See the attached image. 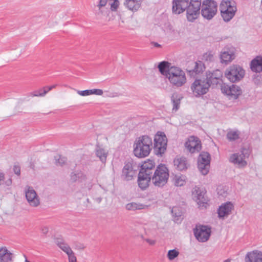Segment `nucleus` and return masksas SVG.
<instances>
[{"label":"nucleus","mask_w":262,"mask_h":262,"mask_svg":"<svg viewBox=\"0 0 262 262\" xmlns=\"http://www.w3.org/2000/svg\"><path fill=\"white\" fill-rule=\"evenodd\" d=\"M152 140L147 135L137 138L134 143L133 152L138 158H145L148 156L152 148Z\"/></svg>","instance_id":"nucleus-1"},{"label":"nucleus","mask_w":262,"mask_h":262,"mask_svg":"<svg viewBox=\"0 0 262 262\" xmlns=\"http://www.w3.org/2000/svg\"><path fill=\"white\" fill-rule=\"evenodd\" d=\"M167 78L174 88H180L183 86L187 81L184 71L176 67H171L168 69Z\"/></svg>","instance_id":"nucleus-2"},{"label":"nucleus","mask_w":262,"mask_h":262,"mask_svg":"<svg viewBox=\"0 0 262 262\" xmlns=\"http://www.w3.org/2000/svg\"><path fill=\"white\" fill-rule=\"evenodd\" d=\"M169 172L167 168L164 165H159L155 170L151 177L153 184L157 187H162L167 182Z\"/></svg>","instance_id":"nucleus-3"},{"label":"nucleus","mask_w":262,"mask_h":262,"mask_svg":"<svg viewBox=\"0 0 262 262\" xmlns=\"http://www.w3.org/2000/svg\"><path fill=\"white\" fill-rule=\"evenodd\" d=\"M245 70L238 65H232L228 67L225 71V77L231 82L239 81L245 76Z\"/></svg>","instance_id":"nucleus-4"},{"label":"nucleus","mask_w":262,"mask_h":262,"mask_svg":"<svg viewBox=\"0 0 262 262\" xmlns=\"http://www.w3.org/2000/svg\"><path fill=\"white\" fill-rule=\"evenodd\" d=\"M221 16L225 21H229L235 15L236 7L229 1H223L220 6Z\"/></svg>","instance_id":"nucleus-5"},{"label":"nucleus","mask_w":262,"mask_h":262,"mask_svg":"<svg viewBox=\"0 0 262 262\" xmlns=\"http://www.w3.org/2000/svg\"><path fill=\"white\" fill-rule=\"evenodd\" d=\"M167 139L164 133L158 132L155 136L154 144L152 148L155 154L158 156H162L167 148Z\"/></svg>","instance_id":"nucleus-6"},{"label":"nucleus","mask_w":262,"mask_h":262,"mask_svg":"<svg viewBox=\"0 0 262 262\" xmlns=\"http://www.w3.org/2000/svg\"><path fill=\"white\" fill-rule=\"evenodd\" d=\"M217 3L212 0H205L202 3L201 14L202 16L208 20L211 19L216 14Z\"/></svg>","instance_id":"nucleus-7"},{"label":"nucleus","mask_w":262,"mask_h":262,"mask_svg":"<svg viewBox=\"0 0 262 262\" xmlns=\"http://www.w3.org/2000/svg\"><path fill=\"white\" fill-rule=\"evenodd\" d=\"M210 86L206 79H196L191 85V90L195 97H200L206 94Z\"/></svg>","instance_id":"nucleus-8"},{"label":"nucleus","mask_w":262,"mask_h":262,"mask_svg":"<svg viewBox=\"0 0 262 262\" xmlns=\"http://www.w3.org/2000/svg\"><path fill=\"white\" fill-rule=\"evenodd\" d=\"M201 0H190L187 7V18L189 21L197 18L200 14Z\"/></svg>","instance_id":"nucleus-9"},{"label":"nucleus","mask_w":262,"mask_h":262,"mask_svg":"<svg viewBox=\"0 0 262 262\" xmlns=\"http://www.w3.org/2000/svg\"><path fill=\"white\" fill-rule=\"evenodd\" d=\"M210 156L207 152H202L198 158V167L203 175H206L210 168Z\"/></svg>","instance_id":"nucleus-10"},{"label":"nucleus","mask_w":262,"mask_h":262,"mask_svg":"<svg viewBox=\"0 0 262 262\" xmlns=\"http://www.w3.org/2000/svg\"><path fill=\"white\" fill-rule=\"evenodd\" d=\"M222 93L227 96L230 99H236L242 93L241 88L236 85H228L223 83L221 88Z\"/></svg>","instance_id":"nucleus-11"},{"label":"nucleus","mask_w":262,"mask_h":262,"mask_svg":"<svg viewBox=\"0 0 262 262\" xmlns=\"http://www.w3.org/2000/svg\"><path fill=\"white\" fill-rule=\"evenodd\" d=\"M211 228L208 226H196L194 230V234L196 238L200 242L207 241L211 234Z\"/></svg>","instance_id":"nucleus-12"},{"label":"nucleus","mask_w":262,"mask_h":262,"mask_svg":"<svg viewBox=\"0 0 262 262\" xmlns=\"http://www.w3.org/2000/svg\"><path fill=\"white\" fill-rule=\"evenodd\" d=\"M25 192L26 199L30 206L36 207L39 205V198L32 187L27 186L25 188Z\"/></svg>","instance_id":"nucleus-13"},{"label":"nucleus","mask_w":262,"mask_h":262,"mask_svg":"<svg viewBox=\"0 0 262 262\" xmlns=\"http://www.w3.org/2000/svg\"><path fill=\"white\" fill-rule=\"evenodd\" d=\"M234 58L235 52L233 48H225L221 52L220 59L222 63L227 64L231 62Z\"/></svg>","instance_id":"nucleus-14"},{"label":"nucleus","mask_w":262,"mask_h":262,"mask_svg":"<svg viewBox=\"0 0 262 262\" xmlns=\"http://www.w3.org/2000/svg\"><path fill=\"white\" fill-rule=\"evenodd\" d=\"M185 146L191 153L199 152L201 149V141L198 137L191 136L186 142Z\"/></svg>","instance_id":"nucleus-15"},{"label":"nucleus","mask_w":262,"mask_h":262,"mask_svg":"<svg viewBox=\"0 0 262 262\" xmlns=\"http://www.w3.org/2000/svg\"><path fill=\"white\" fill-rule=\"evenodd\" d=\"M245 155L243 151L238 153L233 154L229 157L230 162L234 164L238 167H244L247 165L245 160Z\"/></svg>","instance_id":"nucleus-16"},{"label":"nucleus","mask_w":262,"mask_h":262,"mask_svg":"<svg viewBox=\"0 0 262 262\" xmlns=\"http://www.w3.org/2000/svg\"><path fill=\"white\" fill-rule=\"evenodd\" d=\"M189 4V0H173L172 12L174 14H179L183 12Z\"/></svg>","instance_id":"nucleus-17"},{"label":"nucleus","mask_w":262,"mask_h":262,"mask_svg":"<svg viewBox=\"0 0 262 262\" xmlns=\"http://www.w3.org/2000/svg\"><path fill=\"white\" fill-rule=\"evenodd\" d=\"M223 74L221 70H215L212 72L208 71L206 73V80L210 84H217L219 80L222 77Z\"/></svg>","instance_id":"nucleus-18"},{"label":"nucleus","mask_w":262,"mask_h":262,"mask_svg":"<svg viewBox=\"0 0 262 262\" xmlns=\"http://www.w3.org/2000/svg\"><path fill=\"white\" fill-rule=\"evenodd\" d=\"M234 209L233 205L230 202H226L220 206L218 209V215L220 218L224 219L231 214Z\"/></svg>","instance_id":"nucleus-19"},{"label":"nucleus","mask_w":262,"mask_h":262,"mask_svg":"<svg viewBox=\"0 0 262 262\" xmlns=\"http://www.w3.org/2000/svg\"><path fill=\"white\" fill-rule=\"evenodd\" d=\"M136 174V171L134 169L132 164L128 162L125 164L122 169V177L127 181L131 180Z\"/></svg>","instance_id":"nucleus-20"},{"label":"nucleus","mask_w":262,"mask_h":262,"mask_svg":"<svg viewBox=\"0 0 262 262\" xmlns=\"http://www.w3.org/2000/svg\"><path fill=\"white\" fill-rule=\"evenodd\" d=\"M246 262H262V252L253 251L248 252L245 257Z\"/></svg>","instance_id":"nucleus-21"},{"label":"nucleus","mask_w":262,"mask_h":262,"mask_svg":"<svg viewBox=\"0 0 262 262\" xmlns=\"http://www.w3.org/2000/svg\"><path fill=\"white\" fill-rule=\"evenodd\" d=\"M143 0H125L124 5L132 12L137 11L141 7Z\"/></svg>","instance_id":"nucleus-22"},{"label":"nucleus","mask_w":262,"mask_h":262,"mask_svg":"<svg viewBox=\"0 0 262 262\" xmlns=\"http://www.w3.org/2000/svg\"><path fill=\"white\" fill-rule=\"evenodd\" d=\"M250 68L253 72L259 73L262 71V56H257L250 63Z\"/></svg>","instance_id":"nucleus-23"},{"label":"nucleus","mask_w":262,"mask_h":262,"mask_svg":"<svg viewBox=\"0 0 262 262\" xmlns=\"http://www.w3.org/2000/svg\"><path fill=\"white\" fill-rule=\"evenodd\" d=\"M54 241L57 246L67 254L73 251L62 238L56 237Z\"/></svg>","instance_id":"nucleus-24"},{"label":"nucleus","mask_w":262,"mask_h":262,"mask_svg":"<svg viewBox=\"0 0 262 262\" xmlns=\"http://www.w3.org/2000/svg\"><path fill=\"white\" fill-rule=\"evenodd\" d=\"M149 206V205L140 203L131 202L125 205V209L128 211H136L147 209Z\"/></svg>","instance_id":"nucleus-25"},{"label":"nucleus","mask_w":262,"mask_h":262,"mask_svg":"<svg viewBox=\"0 0 262 262\" xmlns=\"http://www.w3.org/2000/svg\"><path fill=\"white\" fill-rule=\"evenodd\" d=\"M174 166L178 170H183L187 168V162L184 157L176 158L173 161Z\"/></svg>","instance_id":"nucleus-26"},{"label":"nucleus","mask_w":262,"mask_h":262,"mask_svg":"<svg viewBox=\"0 0 262 262\" xmlns=\"http://www.w3.org/2000/svg\"><path fill=\"white\" fill-rule=\"evenodd\" d=\"M12 260V254L6 248H0V261L11 262Z\"/></svg>","instance_id":"nucleus-27"},{"label":"nucleus","mask_w":262,"mask_h":262,"mask_svg":"<svg viewBox=\"0 0 262 262\" xmlns=\"http://www.w3.org/2000/svg\"><path fill=\"white\" fill-rule=\"evenodd\" d=\"M150 180H151V177H145L143 174H138V183L141 189H145L148 186Z\"/></svg>","instance_id":"nucleus-28"},{"label":"nucleus","mask_w":262,"mask_h":262,"mask_svg":"<svg viewBox=\"0 0 262 262\" xmlns=\"http://www.w3.org/2000/svg\"><path fill=\"white\" fill-rule=\"evenodd\" d=\"M194 67L192 70H188L189 73L192 76L194 74H199L202 73L205 69L204 64L201 61H198L194 62Z\"/></svg>","instance_id":"nucleus-29"},{"label":"nucleus","mask_w":262,"mask_h":262,"mask_svg":"<svg viewBox=\"0 0 262 262\" xmlns=\"http://www.w3.org/2000/svg\"><path fill=\"white\" fill-rule=\"evenodd\" d=\"M182 97H180L177 93H173L171 96V101L172 103V112H177L179 107Z\"/></svg>","instance_id":"nucleus-30"},{"label":"nucleus","mask_w":262,"mask_h":262,"mask_svg":"<svg viewBox=\"0 0 262 262\" xmlns=\"http://www.w3.org/2000/svg\"><path fill=\"white\" fill-rule=\"evenodd\" d=\"M96 155L103 163L105 162L107 156V152L105 149L100 146H97L96 149Z\"/></svg>","instance_id":"nucleus-31"},{"label":"nucleus","mask_w":262,"mask_h":262,"mask_svg":"<svg viewBox=\"0 0 262 262\" xmlns=\"http://www.w3.org/2000/svg\"><path fill=\"white\" fill-rule=\"evenodd\" d=\"M193 195L196 198V201L199 204H204L206 203V200L204 197V194L199 188L195 190Z\"/></svg>","instance_id":"nucleus-32"},{"label":"nucleus","mask_w":262,"mask_h":262,"mask_svg":"<svg viewBox=\"0 0 262 262\" xmlns=\"http://www.w3.org/2000/svg\"><path fill=\"white\" fill-rule=\"evenodd\" d=\"M173 182L176 186H183L186 182V177L182 174H177L173 178Z\"/></svg>","instance_id":"nucleus-33"},{"label":"nucleus","mask_w":262,"mask_h":262,"mask_svg":"<svg viewBox=\"0 0 262 262\" xmlns=\"http://www.w3.org/2000/svg\"><path fill=\"white\" fill-rule=\"evenodd\" d=\"M158 68L160 73L167 77V74L168 73L169 63L166 61L161 62L158 65Z\"/></svg>","instance_id":"nucleus-34"},{"label":"nucleus","mask_w":262,"mask_h":262,"mask_svg":"<svg viewBox=\"0 0 262 262\" xmlns=\"http://www.w3.org/2000/svg\"><path fill=\"white\" fill-rule=\"evenodd\" d=\"M239 138V132L238 130H230L227 134V139L229 141H233Z\"/></svg>","instance_id":"nucleus-35"},{"label":"nucleus","mask_w":262,"mask_h":262,"mask_svg":"<svg viewBox=\"0 0 262 262\" xmlns=\"http://www.w3.org/2000/svg\"><path fill=\"white\" fill-rule=\"evenodd\" d=\"M47 93L45 87L42 89L35 91L32 93H30L29 95L31 97H43Z\"/></svg>","instance_id":"nucleus-36"},{"label":"nucleus","mask_w":262,"mask_h":262,"mask_svg":"<svg viewBox=\"0 0 262 262\" xmlns=\"http://www.w3.org/2000/svg\"><path fill=\"white\" fill-rule=\"evenodd\" d=\"M85 178V176L80 172H78L77 173L72 172L71 175V180L73 182H76L80 180H81Z\"/></svg>","instance_id":"nucleus-37"},{"label":"nucleus","mask_w":262,"mask_h":262,"mask_svg":"<svg viewBox=\"0 0 262 262\" xmlns=\"http://www.w3.org/2000/svg\"><path fill=\"white\" fill-rule=\"evenodd\" d=\"M155 166V164L154 161L151 160H148L146 161H145L143 164L141 165V167L144 168V169H152L154 170Z\"/></svg>","instance_id":"nucleus-38"},{"label":"nucleus","mask_w":262,"mask_h":262,"mask_svg":"<svg viewBox=\"0 0 262 262\" xmlns=\"http://www.w3.org/2000/svg\"><path fill=\"white\" fill-rule=\"evenodd\" d=\"M55 164L57 166H62L65 164L67 162V159L60 155L55 156Z\"/></svg>","instance_id":"nucleus-39"},{"label":"nucleus","mask_w":262,"mask_h":262,"mask_svg":"<svg viewBox=\"0 0 262 262\" xmlns=\"http://www.w3.org/2000/svg\"><path fill=\"white\" fill-rule=\"evenodd\" d=\"M179 252L176 249L170 250L168 251L167 256L169 260H172L178 256Z\"/></svg>","instance_id":"nucleus-40"},{"label":"nucleus","mask_w":262,"mask_h":262,"mask_svg":"<svg viewBox=\"0 0 262 262\" xmlns=\"http://www.w3.org/2000/svg\"><path fill=\"white\" fill-rule=\"evenodd\" d=\"M203 59L206 61L210 62L214 61V55L211 52H208L203 55Z\"/></svg>","instance_id":"nucleus-41"},{"label":"nucleus","mask_w":262,"mask_h":262,"mask_svg":"<svg viewBox=\"0 0 262 262\" xmlns=\"http://www.w3.org/2000/svg\"><path fill=\"white\" fill-rule=\"evenodd\" d=\"M153 171L154 170L152 169H146L141 167L139 174H143L145 177H152Z\"/></svg>","instance_id":"nucleus-42"},{"label":"nucleus","mask_w":262,"mask_h":262,"mask_svg":"<svg viewBox=\"0 0 262 262\" xmlns=\"http://www.w3.org/2000/svg\"><path fill=\"white\" fill-rule=\"evenodd\" d=\"M107 2H108V0H100L99 4L98 5V7L99 8V11L98 12L97 14L98 15L100 14H103V10L102 9L103 7H104L107 4Z\"/></svg>","instance_id":"nucleus-43"},{"label":"nucleus","mask_w":262,"mask_h":262,"mask_svg":"<svg viewBox=\"0 0 262 262\" xmlns=\"http://www.w3.org/2000/svg\"><path fill=\"white\" fill-rule=\"evenodd\" d=\"M108 3L112 11H116L117 9L119 4L118 0H108Z\"/></svg>","instance_id":"nucleus-44"},{"label":"nucleus","mask_w":262,"mask_h":262,"mask_svg":"<svg viewBox=\"0 0 262 262\" xmlns=\"http://www.w3.org/2000/svg\"><path fill=\"white\" fill-rule=\"evenodd\" d=\"M67 255L68 256L69 262H77L76 257L73 251L68 253Z\"/></svg>","instance_id":"nucleus-45"},{"label":"nucleus","mask_w":262,"mask_h":262,"mask_svg":"<svg viewBox=\"0 0 262 262\" xmlns=\"http://www.w3.org/2000/svg\"><path fill=\"white\" fill-rule=\"evenodd\" d=\"M103 92L101 89H92L90 90L91 95H102Z\"/></svg>","instance_id":"nucleus-46"},{"label":"nucleus","mask_w":262,"mask_h":262,"mask_svg":"<svg viewBox=\"0 0 262 262\" xmlns=\"http://www.w3.org/2000/svg\"><path fill=\"white\" fill-rule=\"evenodd\" d=\"M177 211H179L178 208L177 207H174L171 209V213L173 215V216L175 217H179L181 216V212H177Z\"/></svg>","instance_id":"nucleus-47"},{"label":"nucleus","mask_w":262,"mask_h":262,"mask_svg":"<svg viewBox=\"0 0 262 262\" xmlns=\"http://www.w3.org/2000/svg\"><path fill=\"white\" fill-rule=\"evenodd\" d=\"M77 93L80 96H85L90 95V90H86L84 91L77 90Z\"/></svg>","instance_id":"nucleus-48"},{"label":"nucleus","mask_w":262,"mask_h":262,"mask_svg":"<svg viewBox=\"0 0 262 262\" xmlns=\"http://www.w3.org/2000/svg\"><path fill=\"white\" fill-rule=\"evenodd\" d=\"M13 171L14 173L17 176L20 174V167L18 165H14L13 167Z\"/></svg>","instance_id":"nucleus-49"},{"label":"nucleus","mask_w":262,"mask_h":262,"mask_svg":"<svg viewBox=\"0 0 262 262\" xmlns=\"http://www.w3.org/2000/svg\"><path fill=\"white\" fill-rule=\"evenodd\" d=\"M145 241L147 242L150 245H154L156 244V241L149 238H146Z\"/></svg>","instance_id":"nucleus-50"},{"label":"nucleus","mask_w":262,"mask_h":262,"mask_svg":"<svg viewBox=\"0 0 262 262\" xmlns=\"http://www.w3.org/2000/svg\"><path fill=\"white\" fill-rule=\"evenodd\" d=\"M56 86H57V84H54V85H53L51 86H45V88L48 93L49 91H50L51 90H52L53 89L56 88Z\"/></svg>","instance_id":"nucleus-51"},{"label":"nucleus","mask_w":262,"mask_h":262,"mask_svg":"<svg viewBox=\"0 0 262 262\" xmlns=\"http://www.w3.org/2000/svg\"><path fill=\"white\" fill-rule=\"evenodd\" d=\"M260 79L261 78L259 77H257L253 79L254 83L258 85L260 83Z\"/></svg>","instance_id":"nucleus-52"},{"label":"nucleus","mask_w":262,"mask_h":262,"mask_svg":"<svg viewBox=\"0 0 262 262\" xmlns=\"http://www.w3.org/2000/svg\"><path fill=\"white\" fill-rule=\"evenodd\" d=\"M5 180V174L3 172H0V185L3 184Z\"/></svg>","instance_id":"nucleus-53"},{"label":"nucleus","mask_w":262,"mask_h":262,"mask_svg":"<svg viewBox=\"0 0 262 262\" xmlns=\"http://www.w3.org/2000/svg\"><path fill=\"white\" fill-rule=\"evenodd\" d=\"M49 229L47 227H43L41 228V232L43 234H47L48 233Z\"/></svg>","instance_id":"nucleus-54"},{"label":"nucleus","mask_w":262,"mask_h":262,"mask_svg":"<svg viewBox=\"0 0 262 262\" xmlns=\"http://www.w3.org/2000/svg\"><path fill=\"white\" fill-rule=\"evenodd\" d=\"M12 184V180L11 179H9L8 181L6 182V184L7 186H9Z\"/></svg>","instance_id":"nucleus-55"},{"label":"nucleus","mask_w":262,"mask_h":262,"mask_svg":"<svg viewBox=\"0 0 262 262\" xmlns=\"http://www.w3.org/2000/svg\"><path fill=\"white\" fill-rule=\"evenodd\" d=\"M152 43L154 45V47H155L159 48V47H161V45L157 42H154Z\"/></svg>","instance_id":"nucleus-56"},{"label":"nucleus","mask_w":262,"mask_h":262,"mask_svg":"<svg viewBox=\"0 0 262 262\" xmlns=\"http://www.w3.org/2000/svg\"><path fill=\"white\" fill-rule=\"evenodd\" d=\"M95 200H96V201L97 202H98V203H100V202H101V201H102V198H100V197L97 198H96V199H95Z\"/></svg>","instance_id":"nucleus-57"},{"label":"nucleus","mask_w":262,"mask_h":262,"mask_svg":"<svg viewBox=\"0 0 262 262\" xmlns=\"http://www.w3.org/2000/svg\"><path fill=\"white\" fill-rule=\"evenodd\" d=\"M224 262H230V260L228 259L225 260Z\"/></svg>","instance_id":"nucleus-58"},{"label":"nucleus","mask_w":262,"mask_h":262,"mask_svg":"<svg viewBox=\"0 0 262 262\" xmlns=\"http://www.w3.org/2000/svg\"><path fill=\"white\" fill-rule=\"evenodd\" d=\"M141 238L142 239H144V240H145V238H144V236H143V235H141Z\"/></svg>","instance_id":"nucleus-59"},{"label":"nucleus","mask_w":262,"mask_h":262,"mask_svg":"<svg viewBox=\"0 0 262 262\" xmlns=\"http://www.w3.org/2000/svg\"><path fill=\"white\" fill-rule=\"evenodd\" d=\"M25 262H30V261H29L28 260H27L26 259Z\"/></svg>","instance_id":"nucleus-60"},{"label":"nucleus","mask_w":262,"mask_h":262,"mask_svg":"<svg viewBox=\"0 0 262 262\" xmlns=\"http://www.w3.org/2000/svg\"><path fill=\"white\" fill-rule=\"evenodd\" d=\"M261 5H262V0H261Z\"/></svg>","instance_id":"nucleus-61"}]
</instances>
